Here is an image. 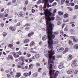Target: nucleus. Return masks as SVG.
Listing matches in <instances>:
<instances>
[{
    "instance_id": "a18cd8bd",
    "label": "nucleus",
    "mask_w": 78,
    "mask_h": 78,
    "mask_svg": "<svg viewBox=\"0 0 78 78\" xmlns=\"http://www.w3.org/2000/svg\"><path fill=\"white\" fill-rule=\"evenodd\" d=\"M65 0H62V2L61 3V4L62 5H63V4H64V2H65Z\"/></svg>"
},
{
    "instance_id": "423d86ee",
    "label": "nucleus",
    "mask_w": 78,
    "mask_h": 78,
    "mask_svg": "<svg viewBox=\"0 0 78 78\" xmlns=\"http://www.w3.org/2000/svg\"><path fill=\"white\" fill-rule=\"evenodd\" d=\"M64 50V48H58L57 49V51L58 52H62V51H63Z\"/></svg>"
},
{
    "instance_id": "5fc2aeb1",
    "label": "nucleus",
    "mask_w": 78,
    "mask_h": 78,
    "mask_svg": "<svg viewBox=\"0 0 78 78\" xmlns=\"http://www.w3.org/2000/svg\"><path fill=\"white\" fill-rule=\"evenodd\" d=\"M53 1H54V0H49V2L50 3H51L53 2Z\"/></svg>"
},
{
    "instance_id": "9b49d317",
    "label": "nucleus",
    "mask_w": 78,
    "mask_h": 78,
    "mask_svg": "<svg viewBox=\"0 0 78 78\" xmlns=\"http://www.w3.org/2000/svg\"><path fill=\"white\" fill-rule=\"evenodd\" d=\"M73 48L74 49H76V50H78V44H76L74 45L73 46Z\"/></svg>"
},
{
    "instance_id": "e433bc0d",
    "label": "nucleus",
    "mask_w": 78,
    "mask_h": 78,
    "mask_svg": "<svg viewBox=\"0 0 78 78\" xmlns=\"http://www.w3.org/2000/svg\"><path fill=\"white\" fill-rule=\"evenodd\" d=\"M75 8L76 9H78V5H75Z\"/></svg>"
},
{
    "instance_id": "338daca9",
    "label": "nucleus",
    "mask_w": 78,
    "mask_h": 78,
    "mask_svg": "<svg viewBox=\"0 0 78 78\" xmlns=\"http://www.w3.org/2000/svg\"><path fill=\"white\" fill-rule=\"evenodd\" d=\"M55 34L58 35V34H59V32H56L55 33Z\"/></svg>"
},
{
    "instance_id": "c9c22d12",
    "label": "nucleus",
    "mask_w": 78,
    "mask_h": 78,
    "mask_svg": "<svg viewBox=\"0 0 78 78\" xmlns=\"http://www.w3.org/2000/svg\"><path fill=\"white\" fill-rule=\"evenodd\" d=\"M70 20L69 19L68 20H63V22H65V23H66V22H69V21Z\"/></svg>"
},
{
    "instance_id": "603ef678",
    "label": "nucleus",
    "mask_w": 78,
    "mask_h": 78,
    "mask_svg": "<svg viewBox=\"0 0 78 78\" xmlns=\"http://www.w3.org/2000/svg\"><path fill=\"white\" fill-rule=\"evenodd\" d=\"M7 76L8 78H11V75L7 74Z\"/></svg>"
},
{
    "instance_id": "4d7b16f0",
    "label": "nucleus",
    "mask_w": 78,
    "mask_h": 78,
    "mask_svg": "<svg viewBox=\"0 0 78 78\" xmlns=\"http://www.w3.org/2000/svg\"><path fill=\"white\" fill-rule=\"evenodd\" d=\"M12 2L13 3H16V0H12Z\"/></svg>"
},
{
    "instance_id": "72a5a7b5",
    "label": "nucleus",
    "mask_w": 78,
    "mask_h": 78,
    "mask_svg": "<svg viewBox=\"0 0 78 78\" xmlns=\"http://www.w3.org/2000/svg\"><path fill=\"white\" fill-rule=\"evenodd\" d=\"M67 9H69V10L71 11H73V10L72 8L69 7H67Z\"/></svg>"
},
{
    "instance_id": "052dcab7",
    "label": "nucleus",
    "mask_w": 78,
    "mask_h": 78,
    "mask_svg": "<svg viewBox=\"0 0 78 78\" xmlns=\"http://www.w3.org/2000/svg\"><path fill=\"white\" fill-rule=\"evenodd\" d=\"M41 3V1L40 0H39L37 2V3L38 4H39Z\"/></svg>"
},
{
    "instance_id": "bf43d9fd",
    "label": "nucleus",
    "mask_w": 78,
    "mask_h": 78,
    "mask_svg": "<svg viewBox=\"0 0 78 78\" xmlns=\"http://www.w3.org/2000/svg\"><path fill=\"white\" fill-rule=\"evenodd\" d=\"M58 40L57 39H55L54 40V42L55 43H57V41Z\"/></svg>"
},
{
    "instance_id": "393cba45",
    "label": "nucleus",
    "mask_w": 78,
    "mask_h": 78,
    "mask_svg": "<svg viewBox=\"0 0 78 78\" xmlns=\"http://www.w3.org/2000/svg\"><path fill=\"white\" fill-rule=\"evenodd\" d=\"M10 30H12V31H15L16 30V28L14 27H10Z\"/></svg>"
},
{
    "instance_id": "49530a36",
    "label": "nucleus",
    "mask_w": 78,
    "mask_h": 78,
    "mask_svg": "<svg viewBox=\"0 0 78 78\" xmlns=\"http://www.w3.org/2000/svg\"><path fill=\"white\" fill-rule=\"evenodd\" d=\"M60 34L62 35H63L64 34V32H63V31L61 30L60 31Z\"/></svg>"
},
{
    "instance_id": "09e8293b",
    "label": "nucleus",
    "mask_w": 78,
    "mask_h": 78,
    "mask_svg": "<svg viewBox=\"0 0 78 78\" xmlns=\"http://www.w3.org/2000/svg\"><path fill=\"white\" fill-rule=\"evenodd\" d=\"M20 22L16 24L17 27H19V26H20Z\"/></svg>"
},
{
    "instance_id": "f3484780",
    "label": "nucleus",
    "mask_w": 78,
    "mask_h": 78,
    "mask_svg": "<svg viewBox=\"0 0 78 78\" xmlns=\"http://www.w3.org/2000/svg\"><path fill=\"white\" fill-rule=\"evenodd\" d=\"M73 72V71L72 70H69L67 71V73L68 75H70V74H71Z\"/></svg>"
},
{
    "instance_id": "0eeeda50",
    "label": "nucleus",
    "mask_w": 78,
    "mask_h": 78,
    "mask_svg": "<svg viewBox=\"0 0 78 78\" xmlns=\"http://www.w3.org/2000/svg\"><path fill=\"white\" fill-rule=\"evenodd\" d=\"M77 63L76 62H74L73 63L71 64V66L73 68L74 67H77Z\"/></svg>"
},
{
    "instance_id": "2f4dec72",
    "label": "nucleus",
    "mask_w": 78,
    "mask_h": 78,
    "mask_svg": "<svg viewBox=\"0 0 78 78\" xmlns=\"http://www.w3.org/2000/svg\"><path fill=\"white\" fill-rule=\"evenodd\" d=\"M68 51H69V48H65V53H66V52H67Z\"/></svg>"
},
{
    "instance_id": "ddd939ff",
    "label": "nucleus",
    "mask_w": 78,
    "mask_h": 78,
    "mask_svg": "<svg viewBox=\"0 0 78 78\" xmlns=\"http://www.w3.org/2000/svg\"><path fill=\"white\" fill-rule=\"evenodd\" d=\"M33 66H34L33 64H31L29 66V69H31L33 68Z\"/></svg>"
},
{
    "instance_id": "bb28decb",
    "label": "nucleus",
    "mask_w": 78,
    "mask_h": 78,
    "mask_svg": "<svg viewBox=\"0 0 78 78\" xmlns=\"http://www.w3.org/2000/svg\"><path fill=\"white\" fill-rule=\"evenodd\" d=\"M68 16H69V15L67 13L64 14L63 16V17L64 18H67Z\"/></svg>"
},
{
    "instance_id": "7ed1b4c3",
    "label": "nucleus",
    "mask_w": 78,
    "mask_h": 78,
    "mask_svg": "<svg viewBox=\"0 0 78 78\" xmlns=\"http://www.w3.org/2000/svg\"><path fill=\"white\" fill-rule=\"evenodd\" d=\"M18 15L19 17H24V12H20L18 13Z\"/></svg>"
},
{
    "instance_id": "a878e982",
    "label": "nucleus",
    "mask_w": 78,
    "mask_h": 78,
    "mask_svg": "<svg viewBox=\"0 0 78 78\" xmlns=\"http://www.w3.org/2000/svg\"><path fill=\"white\" fill-rule=\"evenodd\" d=\"M75 30L74 29H71L69 30L70 32V33H73L75 32Z\"/></svg>"
},
{
    "instance_id": "aec40b11",
    "label": "nucleus",
    "mask_w": 78,
    "mask_h": 78,
    "mask_svg": "<svg viewBox=\"0 0 78 78\" xmlns=\"http://www.w3.org/2000/svg\"><path fill=\"white\" fill-rule=\"evenodd\" d=\"M32 5L31 4H30L29 7H28L27 8L28 9V10H30V9H31L32 8H33L32 7Z\"/></svg>"
},
{
    "instance_id": "20e7f679",
    "label": "nucleus",
    "mask_w": 78,
    "mask_h": 78,
    "mask_svg": "<svg viewBox=\"0 0 78 78\" xmlns=\"http://www.w3.org/2000/svg\"><path fill=\"white\" fill-rule=\"evenodd\" d=\"M70 38L73 39V41L74 42H77L78 41V39L76 38L75 36H72L70 37Z\"/></svg>"
},
{
    "instance_id": "6ab92c4d",
    "label": "nucleus",
    "mask_w": 78,
    "mask_h": 78,
    "mask_svg": "<svg viewBox=\"0 0 78 78\" xmlns=\"http://www.w3.org/2000/svg\"><path fill=\"white\" fill-rule=\"evenodd\" d=\"M40 55H39V54H37L35 55L34 56L35 58H39V57L40 56Z\"/></svg>"
},
{
    "instance_id": "37998d69",
    "label": "nucleus",
    "mask_w": 78,
    "mask_h": 78,
    "mask_svg": "<svg viewBox=\"0 0 78 78\" xmlns=\"http://www.w3.org/2000/svg\"><path fill=\"white\" fill-rule=\"evenodd\" d=\"M78 72V71L77 70H76L74 71V74H76Z\"/></svg>"
},
{
    "instance_id": "dca6fc26",
    "label": "nucleus",
    "mask_w": 78,
    "mask_h": 78,
    "mask_svg": "<svg viewBox=\"0 0 78 78\" xmlns=\"http://www.w3.org/2000/svg\"><path fill=\"white\" fill-rule=\"evenodd\" d=\"M63 64L62 63H61L58 66L59 69H62L63 68Z\"/></svg>"
},
{
    "instance_id": "79ce46f5",
    "label": "nucleus",
    "mask_w": 78,
    "mask_h": 78,
    "mask_svg": "<svg viewBox=\"0 0 78 78\" xmlns=\"http://www.w3.org/2000/svg\"><path fill=\"white\" fill-rule=\"evenodd\" d=\"M61 23V22L60 21H59L57 22V25H60Z\"/></svg>"
},
{
    "instance_id": "a211bd4d",
    "label": "nucleus",
    "mask_w": 78,
    "mask_h": 78,
    "mask_svg": "<svg viewBox=\"0 0 78 78\" xmlns=\"http://www.w3.org/2000/svg\"><path fill=\"white\" fill-rule=\"evenodd\" d=\"M24 57L22 56H21L19 58V60L20 61H24Z\"/></svg>"
},
{
    "instance_id": "c756f323",
    "label": "nucleus",
    "mask_w": 78,
    "mask_h": 78,
    "mask_svg": "<svg viewBox=\"0 0 78 78\" xmlns=\"http://www.w3.org/2000/svg\"><path fill=\"white\" fill-rule=\"evenodd\" d=\"M30 28L29 27H27L25 28V30L26 31H29L30 30Z\"/></svg>"
},
{
    "instance_id": "b1692460",
    "label": "nucleus",
    "mask_w": 78,
    "mask_h": 78,
    "mask_svg": "<svg viewBox=\"0 0 78 78\" xmlns=\"http://www.w3.org/2000/svg\"><path fill=\"white\" fill-rule=\"evenodd\" d=\"M53 55H54V54ZM53 55H52L51 58V61H52V60H51V58H52L53 61H55V59H56V57H55V56H53L52 57Z\"/></svg>"
},
{
    "instance_id": "c03bdc74",
    "label": "nucleus",
    "mask_w": 78,
    "mask_h": 78,
    "mask_svg": "<svg viewBox=\"0 0 78 78\" xmlns=\"http://www.w3.org/2000/svg\"><path fill=\"white\" fill-rule=\"evenodd\" d=\"M33 61V58H30L29 59V62H31Z\"/></svg>"
},
{
    "instance_id": "a19ab883",
    "label": "nucleus",
    "mask_w": 78,
    "mask_h": 78,
    "mask_svg": "<svg viewBox=\"0 0 78 78\" xmlns=\"http://www.w3.org/2000/svg\"><path fill=\"white\" fill-rule=\"evenodd\" d=\"M26 56L27 57H30V56H31V54L29 53H27V54Z\"/></svg>"
},
{
    "instance_id": "f03ea898",
    "label": "nucleus",
    "mask_w": 78,
    "mask_h": 78,
    "mask_svg": "<svg viewBox=\"0 0 78 78\" xmlns=\"http://www.w3.org/2000/svg\"><path fill=\"white\" fill-rule=\"evenodd\" d=\"M48 47L49 49L50 50V51H48V56L49 59L48 62V69L49 70V73L50 76L52 75V65L50 64H54V62L53 60H51V56L54 54H55V51H53V39H54L55 37V36H48Z\"/></svg>"
},
{
    "instance_id": "864d4df0",
    "label": "nucleus",
    "mask_w": 78,
    "mask_h": 78,
    "mask_svg": "<svg viewBox=\"0 0 78 78\" xmlns=\"http://www.w3.org/2000/svg\"><path fill=\"white\" fill-rule=\"evenodd\" d=\"M57 3L56 2H55L52 5V6H55L56 5Z\"/></svg>"
},
{
    "instance_id": "cd10ccee",
    "label": "nucleus",
    "mask_w": 78,
    "mask_h": 78,
    "mask_svg": "<svg viewBox=\"0 0 78 78\" xmlns=\"http://www.w3.org/2000/svg\"><path fill=\"white\" fill-rule=\"evenodd\" d=\"M12 46H13V44H9L8 45L9 47H10L11 48H12Z\"/></svg>"
},
{
    "instance_id": "4be33fe9",
    "label": "nucleus",
    "mask_w": 78,
    "mask_h": 78,
    "mask_svg": "<svg viewBox=\"0 0 78 78\" xmlns=\"http://www.w3.org/2000/svg\"><path fill=\"white\" fill-rule=\"evenodd\" d=\"M69 44L70 45H73V42L71 41H69Z\"/></svg>"
},
{
    "instance_id": "f704fd0d",
    "label": "nucleus",
    "mask_w": 78,
    "mask_h": 78,
    "mask_svg": "<svg viewBox=\"0 0 78 78\" xmlns=\"http://www.w3.org/2000/svg\"><path fill=\"white\" fill-rule=\"evenodd\" d=\"M9 11V10L8 9H7L5 11V12H4V14H6V13H8Z\"/></svg>"
},
{
    "instance_id": "de8ad7c7",
    "label": "nucleus",
    "mask_w": 78,
    "mask_h": 78,
    "mask_svg": "<svg viewBox=\"0 0 78 78\" xmlns=\"http://www.w3.org/2000/svg\"><path fill=\"white\" fill-rule=\"evenodd\" d=\"M36 66L37 67H39V66H40V63H37L36 64Z\"/></svg>"
},
{
    "instance_id": "3c124183",
    "label": "nucleus",
    "mask_w": 78,
    "mask_h": 78,
    "mask_svg": "<svg viewBox=\"0 0 78 78\" xmlns=\"http://www.w3.org/2000/svg\"><path fill=\"white\" fill-rule=\"evenodd\" d=\"M41 70H42V68H40L38 69V72H41Z\"/></svg>"
},
{
    "instance_id": "4468645a",
    "label": "nucleus",
    "mask_w": 78,
    "mask_h": 78,
    "mask_svg": "<svg viewBox=\"0 0 78 78\" xmlns=\"http://www.w3.org/2000/svg\"><path fill=\"white\" fill-rule=\"evenodd\" d=\"M35 44V43L34 42V41H32L30 42V47H33Z\"/></svg>"
},
{
    "instance_id": "9d476101",
    "label": "nucleus",
    "mask_w": 78,
    "mask_h": 78,
    "mask_svg": "<svg viewBox=\"0 0 78 78\" xmlns=\"http://www.w3.org/2000/svg\"><path fill=\"white\" fill-rule=\"evenodd\" d=\"M58 76V73H55L53 74V76L54 78H56V76Z\"/></svg>"
},
{
    "instance_id": "680f3d73",
    "label": "nucleus",
    "mask_w": 78,
    "mask_h": 78,
    "mask_svg": "<svg viewBox=\"0 0 78 78\" xmlns=\"http://www.w3.org/2000/svg\"><path fill=\"white\" fill-rule=\"evenodd\" d=\"M18 54L20 55H22V52H21V51H19V52H18Z\"/></svg>"
},
{
    "instance_id": "774afa93",
    "label": "nucleus",
    "mask_w": 78,
    "mask_h": 78,
    "mask_svg": "<svg viewBox=\"0 0 78 78\" xmlns=\"http://www.w3.org/2000/svg\"><path fill=\"white\" fill-rule=\"evenodd\" d=\"M32 12L33 13H34V12H35V10H34V9H32Z\"/></svg>"
},
{
    "instance_id": "e2e57ef3",
    "label": "nucleus",
    "mask_w": 78,
    "mask_h": 78,
    "mask_svg": "<svg viewBox=\"0 0 78 78\" xmlns=\"http://www.w3.org/2000/svg\"><path fill=\"white\" fill-rule=\"evenodd\" d=\"M71 6H75V3H71Z\"/></svg>"
},
{
    "instance_id": "13d9d810",
    "label": "nucleus",
    "mask_w": 78,
    "mask_h": 78,
    "mask_svg": "<svg viewBox=\"0 0 78 78\" xmlns=\"http://www.w3.org/2000/svg\"><path fill=\"white\" fill-rule=\"evenodd\" d=\"M4 24H4V23H2L1 24V26L2 27H4Z\"/></svg>"
},
{
    "instance_id": "f8f14e48",
    "label": "nucleus",
    "mask_w": 78,
    "mask_h": 78,
    "mask_svg": "<svg viewBox=\"0 0 78 78\" xmlns=\"http://www.w3.org/2000/svg\"><path fill=\"white\" fill-rule=\"evenodd\" d=\"M47 39V37L46 35H44L42 37L43 41H46Z\"/></svg>"
},
{
    "instance_id": "6e6d98bb",
    "label": "nucleus",
    "mask_w": 78,
    "mask_h": 78,
    "mask_svg": "<svg viewBox=\"0 0 78 78\" xmlns=\"http://www.w3.org/2000/svg\"><path fill=\"white\" fill-rule=\"evenodd\" d=\"M63 36L64 37H69V36H68V35H67L66 34H64Z\"/></svg>"
},
{
    "instance_id": "412c9836",
    "label": "nucleus",
    "mask_w": 78,
    "mask_h": 78,
    "mask_svg": "<svg viewBox=\"0 0 78 78\" xmlns=\"http://www.w3.org/2000/svg\"><path fill=\"white\" fill-rule=\"evenodd\" d=\"M21 76V73H16V77H20Z\"/></svg>"
},
{
    "instance_id": "4c0bfd02",
    "label": "nucleus",
    "mask_w": 78,
    "mask_h": 78,
    "mask_svg": "<svg viewBox=\"0 0 78 78\" xmlns=\"http://www.w3.org/2000/svg\"><path fill=\"white\" fill-rule=\"evenodd\" d=\"M28 0H26L25 1V4L26 5H28Z\"/></svg>"
},
{
    "instance_id": "8fccbe9b",
    "label": "nucleus",
    "mask_w": 78,
    "mask_h": 78,
    "mask_svg": "<svg viewBox=\"0 0 78 78\" xmlns=\"http://www.w3.org/2000/svg\"><path fill=\"white\" fill-rule=\"evenodd\" d=\"M20 3V1H19V0H18L16 2V4L17 5H18V4H19V3Z\"/></svg>"
},
{
    "instance_id": "473e14b6",
    "label": "nucleus",
    "mask_w": 78,
    "mask_h": 78,
    "mask_svg": "<svg viewBox=\"0 0 78 78\" xmlns=\"http://www.w3.org/2000/svg\"><path fill=\"white\" fill-rule=\"evenodd\" d=\"M37 73H35L33 74V77H36V76H37Z\"/></svg>"
},
{
    "instance_id": "0e129e2a",
    "label": "nucleus",
    "mask_w": 78,
    "mask_h": 78,
    "mask_svg": "<svg viewBox=\"0 0 78 78\" xmlns=\"http://www.w3.org/2000/svg\"><path fill=\"white\" fill-rule=\"evenodd\" d=\"M77 17V16L75 15L73 16V19H76V18Z\"/></svg>"
},
{
    "instance_id": "58836bf2",
    "label": "nucleus",
    "mask_w": 78,
    "mask_h": 78,
    "mask_svg": "<svg viewBox=\"0 0 78 78\" xmlns=\"http://www.w3.org/2000/svg\"><path fill=\"white\" fill-rule=\"evenodd\" d=\"M56 18L57 20H61V18H60V17H59V16L56 17Z\"/></svg>"
},
{
    "instance_id": "69168bd1",
    "label": "nucleus",
    "mask_w": 78,
    "mask_h": 78,
    "mask_svg": "<svg viewBox=\"0 0 78 78\" xmlns=\"http://www.w3.org/2000/svg\"><path fill=\"white\" fill-rule=\"evenodd\" d=\"M65 31H68V29H67V28L66 27L65 28Z\"/></svg>"
},
{
    "instance_id": "7c9ffc66",
    "label": "nucleus",
    "mask_w": 78,
    "mask_h": 78,
    "mask_svg": "<svg viewBox=\"0 0 78 78\" xmlns=\"http://www.w3.org/2000/svg\"><path fill=\"white\" fill-rule=\"evenodd\" d=\"M58 13L59 14V15H63V14H64V13H63V12H58Z\"/></svg>"
},
{
    "instance_id": "1a4fd4ad",
    "label": "nucleus",
    "mask_w": 78,
    "mask_h": 78,
    "mask_svg": "<svg viewBox=\"0 0 78 78\" xmlns=\"http://www.w3.org/2000/svg\"><path fill=\"white\" fill-rule=\"evenodd\" d=\"M73 58V56L72 55H69L68 57L67 58V61H69V60H72V59Z\"/></svg>"
},
{
    "instance_id": "6e6552de",
    "label": "nucleus",
    "mask_w": 78,
    "mask_h": 78,
    "mask_svg": "<svg viewBox=\"0 0 78 78\" xmlns=\"http://www.w3.org/2000/svg\"><path fill=\"white\" fill-rule=\"evenodd\" d=\"M12 59V61L14 60V58L13 57H12V56L11 55H9L7 58V59Z\"/></svg>"
},
{
    "instance_id": "39448f33",
    "label": "nucleus",
    "mask_w": 78,
    "mask_h": 78,
    "mask_svg": "<svg viewBox=\"0 0 78 78\" xmlns=\"http://www.w3.org/2000/svg\"><path fill=\"white\" fill-rule=\"evenodd\" d=\"M31 71H30L29 72V73H24L23 74V75L24 76H26V77L27 76H30L31 75Z\"/></svg>"
},
{
    "instance_id": "5701e85b",
    "label": "nucleus",
    "mask_w": 78,
    "mask_h": 78,
    "mask_svg": "<svg viewBox=\"0 0 78 78\" xmlns=\"http://www.w3.org/2000/svg\"><path fill=\"white\" fill-rule=\"evenodd\" d=\"M34 34V32H31L28 34V36L29 37H31V36H32L33 34Z\"/></svg>"
},
{
    "instance_id": "2eb2a0df",
    "label": "nucleus",
    "mask_w": 78,
    "mask_h": 78,
    "mask_svg": "<svg viewBox=\"0 0 78 78\" xmlns=\"http://www.w3.org/2000/svg\"><path fill=\"white\" fill-rule=\"evenodd\" d=\"M30 41V40H29V39H27L24 40V43L25 44H26V43H29Z\"/></svg>"
},
{
    "instance_id": "f257e3e1",
    "label": "nucleus",
    "mask_w": 78,
    "mask_h": 78,
    "mask_svg": "<svg viewBox=\"0 0 78 78\" xmlns=\"http://www.w3.org/2000/svg\"><path fill=\"white\" fill-rule=\"evenodd\" d=\"M48 0H42L41 2L44 3V7H43V9L44 11L45 15V19H46V27H47V32H53V28L54 27V24H51V20H55V17L51 18L50 16H55L53 15V13L48 11L47 9H45L46 8V5L48 6Z\"/></svg>"
},
{
    "instance_id": "ea45409f",
    "label": "nucleus",
    "mask_w": 78,
    "mask_h": 78,
    "mask_svg": "<svg viewBox=\"0 0 78 78\" xmlns=\"http://www.w3.org/2000/svg\"><path fill=\"white\" fill-rule=\"evenodd\" d=\"M57 58H62V55H58L57 56Z\"/></svg>"
},
{
    "instance_id": "c85d7f7f",
    "label": "nucleus",
    "mask_w": 78,
    "mask_h": 78,
    "mask_svg": "<svg viewBox=\"0 0 78 78\" xmlns=\"http://www.w3.org/2000/svg\"><path fill=\"white\" fill-rule=\"evenodd\" d=\"M3 36L4 37H5L7 35V33L5 32H4L3 33Z\"/></svg>"
}]
</instances>
